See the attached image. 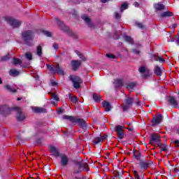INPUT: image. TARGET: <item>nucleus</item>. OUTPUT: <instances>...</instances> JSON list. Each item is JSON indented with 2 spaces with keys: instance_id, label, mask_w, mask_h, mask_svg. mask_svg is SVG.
<instances>
[{
  "instance_id": "8",
  "label": "nucleus",
  "mask_w": 179,
  "mask_h": 179,
  "mask_svg": "<svg viewBox=\"0 0 179 179\" xmlns=\"http://www.w3.org/2000/svg\"><path fill=\"white\" fill-rule=\"evenodd\" d=\"M106 139H107L106 135L98 136L93 140V143L94 145H101Z\"/></svg>"
},
{
  "instance_id": "56",
  "label": "nucleus",
  "mask_w": 179,
  "mask_h": 179,
  "mask_svg": "<svg viewBox=\"0 0 179 179\" xmlns=\"http://www.w3.org/2000/svg\"><path fill=\"white\" fill-rule=\"evenodd\" d=\"M17 100L19 101V100H22V99H20V98H17Z\"/></svg>"
},
{
  "instance_id": "22",
  "label": "nucleus",
  "mask_w": 179,
  "mask_h": 179,
  "mask_svg": "<svg viewBox=\"0 0 179 179\" xmlns=\"http://www.w3.org/2000/svg\"><path fill=\"white\" fill-rule=\"evenodd\" d=\"M5 89L8 90V92H10V93H15L16 89L9 85H5Z\"/></svg>"
},
{
  "instance_id": "20",
  "label": "nucleus",
  "mask_w": 179,
  "mask_h": 179,
  "mask_svg": "<svg viewBox=\"0 0 179 179\" xmlns=\"http://www.w3.org/2000/svg\"><path fill=\"white\" fill-rule=\"evenodd\" d=\"M102 106L103 107V108H105L106 111H110V110H111V105L110 104V103L104 101L102 103Z\"/></svg>"
},
{
  "instance_id": "55",
  "label": "nucleus",
  "mask_w": 179,
  "mask_h": 179,
  "mask_svg": "<svg viewBox=\"0 0 179 179\" xmlns=\"http://www.w3.org/2000/svg\"><path fill=\"white\" fill-rule=\"evenodd\" d=\"M58 114H61V110H58Z\"/></svg>"
},
{
  "instance_id": "35",
  "label": "nucleus",
  "mask_w": 179,
  "mask_h": 179,
  "mask_svg": "<svg viewBox=\"0 0 179 179\" xmlns=\"http://www.w3.org/2000/svg\"><path fill=\"white\" fill-rule=\"evenodd\" d=\"M76 52L77 55L79 57V58H80V59H82L83 61H86V57H84L83 55H82V53H80V52L76 50Z\"/></svg>"
},
{
  "instance_id": "7",
  "label": "nucleus",
  "mask_w": 179,
  "mask_h": 179,
  "mask_svg": "<svg viewBox=\"0 0 179 179\" xmlns=\"http://www.w3.org/2000/svg\"><path fill=\"white\" fill-rule=\"evenodd\" d=\"M115 129L116 131L117 135L120 139L124 138V127L121 125L115 126Z\"/></svg>"
},
{
  "instance_id": "46",
  "label": "nucleus",
  "mask_w": 179,
  "mask_h": 179,
  "mask_svg": "<svg viewBox=\"0 0 179 179\" xmlns=\"http://www.w3.org/2000/svg\"><path fill=\"white\" fill-rule=\"evenodd\" d=\"M53 48H54L55 50H58V44L54 43V44H53Z\"/></svg>"
},
{
  "instance_id": "37",
  "label": "nucleus",
  "mask_w": 179,
  "mask_h": 179,
  "mask_svg": "<svg viewBox=\"0 0 179 179\" xmlns=\"http://www.w3.org/2000/svg\"><path fill=\"white\" fill-rule=\"evenodd\" d=\"M93 99H94V101L98 103V101L101 99V96H100L99 95H97V94H93Z\"/></svg>"
},
{
  "instance_id": "34",
  "label": "nucleus",
  "mask_w": 179,
  "mask_h": 179,
  "mask_svg": "<svg viewBox=\"0 0 179 179\" xmlns=\"http://www.w3.org/2000/svg\"><path fill=\"white\" fill-rule=\"evenodd\" d=\"M49 94H51L52 99H53V100H55V101H58L59 100L58 95L55 94V93L49 92Z\"/></svg>"
},
{
  "instance_id": "6",
  "label": "nucleus",
  "mask_w": 179,
  "mask_h": 179,
  "mask_svg": "<svg viewBox=\"0 0 179 179\" xmlns=\"http://www.w3.org/2000/svg\"><path fill=\"white\" fill-rule=\"evenodd\" d=\"M47 68L51 72V73H58V75H64V70L59 68V65H57L56 66H50V64H47Z\"/></svg>"
},
{
  "instance_id": "45",
  "label": "nucleus",
  "mask_w": 179,
  "mask_h": 179,
  "mask_svg": "<svg viewBox=\"0 0 179 179\" xmlns=\"http://www.w3.org/2000/svg\"><path fill=\"white\" fill-rule=\"evenodd\" d=\"M137 26L139 27V29H143V27H145L142 23H138Z\"/></svg>"
},
{
  "instance_id": "40",
  "label": "nucleus",
  "mask_w": 179,
  "mask_h": 179,
  "mask_svg": "<svg viewBox=\"0 0 179 179\" xmlns=\"http://www.w3.org/2000/svg\"><path fill=\"white\" fill-rule=\"evenodd\" d=\"M139 72H141V73H148V71H146V69L144 66L139 68Z\"/></svg>"
},
{
  "instance_id": "54",
  "label": "nucleus",
  "mask_w": 179,
  "mask_h": 179,
  "mask_svg": "<svg viewBox=\"0 0 179 179\" xmlns=\"http://www.w3.org/2000/svg\"><path fill=\"white\" fill-rule=\"evenodd\" d=\"M2 83V79L0 78V85Z\"/></svg>"
},
{
  "instance_id": "2",
  "label": "nucleus",
  "mask_w": 179,
  "mask_h": 179,
  "mask_svg": "<svg viewBox=\"0 0 179 179\" xmlns=\"http://www.w3.org/2000/svg\"><path fill=\"white\" fill-rule=\"evenodd\" d=\"M3 19L8 24H10L13 29H16L17 27H20L22 25V21H19L17 20H15V18L10 16H5Z\"/></svg>"
},
{
  "instance_id": "25",
  "label": "nucleus",
  "mask_w": 179,
  "mask_h": 179,
  "mask_svg": "<svg viewBox=\"0 0 179 179\" xmlns=\"http://www.w3.org/2000/svg\"><path fill=\"white\" fill-rule=\"evenodd\" d=\"M155 73L157 75V76H162V69L159 66H155Z\"/></svg>"
},
{
  "instance_id": "31",
  "label": "nucleus",
  "mask_w": 179,
  "mask_h": 179,
  "mask_svg": "<svg viewBox=\"0 0 179 179\" xmlns=\"http://www.w3.org/2000/svg\"><path fill=\"white\" fill-rule=\"evenodd\" d=\"M36 54L37 55H38V57H41V54H43V49L41 48V45L38 46Z\"/></svg>"
},
{
  "instance_id": "28",
  "label": "nucleus",
  "mask_w": 179,
  "mask_h": 179,
  "mask_svg": "<svg viewBox=\"0 0 179 179\" xmlns=\"http://www.w3.org/2000/svg\"><path fill=\"white\" fill-rule=\"evenodd\" d=\"M10 75L11 76H17V75H19V71H17L16 69L10 70Z\"/></svg>"
},
{
  "instance_id": "44",
  "label": "nucleus",
  "mask_w": 179,
  "mask_h": 179,
  "mask_svg": "<svg viewBox=\"0 0 179 179\" xmlns=\"http://www.w3.org/2000/svg\"><path fill=\"white\" fill-rule=\"evenodd\" d=\"M115 17L116 19H120V17H121V15L118 13H115Z\"/></svg>"
},
{
  "instance_id": "11",
  "label": "nucleus",
  "mask_w": 179,
  "mask_h": 179,
  "mask_svg": "<svg viewBox=\"0 0 179 179\" xmlns=\"http://www.w3.org/2000/svg\"><path fill=\"white\" fill-rule=\"evenodd\" d=\"M132 103H134V99L132 98H129L125 101V104L123 105V111H127L131 106H132Z\"/></svg>"
},
{
  "instance_id": "49",
  "label": "nucleus",
  "mask_w": 179,
  "mask_h": 179,
  "mask_svg": "<svg viewBox=\"0 0 179 179\" xmlns=\"http://www.w3.org/2000/svg\"><path fill=\"white\" fill-rule=\"evenodd\" d=\"M134 6H135L136 8H138V6H139V3L135 2V3H134Z\"/></svg>"
},
{
  "instance_id": "36",
  "label": "nucleus",
  "mask_w": 179,
  "mask_h": 179,
  "mask_svg": "<svg viewBox=\"0 0 179 179\" xmlns=\"http://www.w3.org/2000/svg\"><path fill=\"white\" fill-rule=\"evenodd\" d=\"M13 64H14V65H20V64H22V61L17 58H14L13 60Z\"/></svg>"
},
{
  "instance_id": "5",
  "label": "nucleus",
  "mask_w": 179,
  "mask_h": 179,
  "mask_svg": "<svg viewBox=\"0 0 179 179\" xmlns=\"http://www.w3.org/2000/svg\"><path fill=\"white\" fill-rule=\"evenodd\" d=\"M63 120H69L71 121V122H78L79 125H81L83 128H86V122L83 120V119H75V117L69 115L63 116Z\"/></svg>"
},
{
  "instance_id": "50",
  "label": "nucleus",
  "mask_w": 179,
  "mask_h": 179,
  "mask_svg": "<svg viewBox=\"0 0 179 179\" xmlns=\"http://www.w3.org/2000/svg\"><path fill=\"white\" fill-rule=\"evenodd\" d=\"M174 143H176V145H178L179 144V141L178 140H176L174 141Z\"/></svg>"
},
{
  "instance_id": "52",
  "label": "nucleus",
  "mask_w": 179,
  "mask_h": 179,
  "mask_svg": "<svg viewBox=\"0 0 179 179\" xmlns=\"http://www.w3.org/2000/svg\"><path fill=\"white\" fill-rule=\"evenodd\" d=\"M173 27H177V24H173Z\"/></svg>"
},
{
  "instance_id": "15",
  "label": "nucleus",
  "mask_w": 179,
  "mask_h": 179,
  "mask_svg": "<svg viewBox=\"0 0 179 179\" xmlns=\"http://www.w3.org/2000/svg\"><path fill=\"white\" fill-rule=\"evenodd\" d=\"M162 120H163V115H157L152 118V122L156 125L157 124H160V122H162Z\"/></svg>"
},
{
  "instance_id": "41",
  "label": "nucleus",
  "mask_w": 179,
  "mask_h": 179,
  "mask_svg": "<svg viewBox=\"0 0 179 179\" xmlns=\"http://www.w3.org/2000/svg\"><path fill=\"white\" fill-rule=\"evenodd\" d=\"M42 33L45 34V36H46L47 37H51L52 34L48 31H42Z\"/></svg>"
},
{
  "instance_id": "47",
  "label": "nucleus",
  "mask_w": 179,
  "mask_h": 179,
  "mask_svg": "<svg viewBox=\"0 0 179 179\" xmlns=\"http://www.w3.org/2000/svg\"><path fill=\"white\" fill-rule=\"evenodd\" d=\"M133 52H134V54L138 55V54H139L140 51H139V50H133Z\"/></svg>"
},
{
  "instance_id": "12",
  "label": "nucleus",
  "mask_w": 179,
  "mask_h": 179,
  "mask_svg": "<svg viewBox=\"0 0 179 179\" xmlns=\"http://www.w3.org/2000/svg\"><path fill=\"white\" fill-rule=\"evenodd\" d=\"M78 169L79 171H75V173H80V171H82V170H83L84 171H89V166L87 165V163L85 162L83 164H78Z\"/></svg>"
},
{
  "instance_id": "60",
  "label": "nucleus",
  "mask_w": 179,
  "mask_h": 179,
  "mask_svg": "<svg viewBox=\"0 0 179 179\" xmlns=\"http://www.w3.org/2000/svg\"><path fill=\"white\" fill-rule=\"evenodd\" d=\"M142 178H143V176H142Z\"/></svg>"
},
{
  "instance_id": "26",
  "label": "nucleus",
  "mask_w": 179,
  "mask_h": 179,
  "mask_svg": "<svg viewBox=\"0 0 179 179\" xmlns=\"http://www.w3.org/2000/svg\"><path fill=\"white\" fill-rule=\"evenodd\" d=\"M157 145L159 146V148H160L162 151L166 152L167 146H166V145L162 144V143H159V144H157Z\"/></svg>"
},
{
  "instance_id": "57",
  "label": "nucleus",
  "mask_w": 179,
  "mask_h": 179,
  "mask_svg": "<svg viewBox=\"0 0 179 179\" xmlns=\"http://www.w3.org/2000/svg\"><path fill=\"white\" fill-rule=\"evenodd\" d=\"M145 76V77H146V76H148V75H146V76Z\"/></svg>"
},
{
  "instance_id": "42",
  "label": "nucleus",
  "mask_w": 179,
  "mask_h": 179,
  "mask_svg": "<svg viewBox=\"0 0 179 179\" xmlns=\"http://www.w3.org/2000/svg\"><path fill=\"white\" fill-rule=\"evenodd\" d=\"M9 59V54L1 58L0 61H8Z\"/></svg>"
},
{
  "instance_id": "23",
  "label": "nucleus",
  "mask_w": 179,
  "mask_h": 179,
  "mask_svg": "<svg viewBox=\"0 0 179 179\" xmlns=\"http://www.w3.org/2000/svg\"><path fill=\"white\" fill-rule=\"evenodd\" d=\"M171 16H173V13L170 11H166L161 14V17H170Z\"/></svg>"
},
{
  "instance_id": "39",
  "label": "nucleus",
  "mask_w": 179,
  "mask_h": 179,
  "mask_svg": "<svg viewBox=\"0 0 179 179\" xmlns=\"http://www.w3.org/2000/svg\"><path fill=\"white\" fill-rule=\"evenodd\" d=\"M69 99L71 101H72V103H73L74 104H76V103H77L78 101V98H76V96H69Z\"/></svg>"
},
{
  "instance_id": "16",
  "label": "nucleus",
  "mask_w": 179,
  "mask_h": 179,
  "mask_svg": "<svg viewBox=\"0 0 179 179\" xmlns=\"http://www.w3.org/2000/svg\"><path fill=\"white\" fill-rule=\"evenodd\" d=\"M80 64H82V62L79 60H72L71 61V65H72L74 71H76L78 69V68H79L80 66Z\"/></svg>"
},
{
  "instance_id": "27",
  "label": "nucleus",
  "mask_w": 179,
  "mask_h": 179,
  "mask_svg": "<svg viewBox=\"0 0 179 179\" xmlns=\"http://www.w3.org/2000/svg\"><path fill=\"white\" fill-rule=\"evenodd\" d=\"M135 83H128L127 85H126V87L127 89H128V90H131V89L133 87H135Z\"/></svg>"
},
{
  "instance_id": "24",
  "label": "nucleus",
  "mask_w": 179,
  "mask_h": 179,
  "mask_svg": "<svg viewBox=\"0 0 179 179\" xmlns=\"http://www.w3.org/2000/svg\"><path fill=\"white\" fill-rule=\"evenodd\" d=\"M154 6L156 10H163L164 9V6L162 3L155 4Z\"/></svg>"
},
{
  "instance_id": "29",
  "label": "nucleus",
  "mask_w": 179,
  "mask_h": 179,
  "mask_svg": "<svg viewBox=\"0 0 179 179\" xmlns=\"http://www.w3.org/2000/svg\"><path fill=\"white\" fill-rule=\"evenodd\" d=\"M125 9H128V3H123L120 7V12H124Z\"/></svg>"
},
{
  "instance_id": "43",
  "label": "nucleus",
  "mask_w": 179,
  "mask_h": 179,
  "mask_svg": "<svg viewBox=\"0 0 179 179\" xmlns=\"http://www.w3.org/2000/svg\"><path fill=\"white\" fill-rule=\"evenodd\" d=\"M106 57H107L108 58H110V59H114V58H115V56H114V55H111V54H107V55H106Z\"/></svg>"
},
{
  "instance_id": "38",
  "label": "nucleus",
  "mask_w": 179,
  "mask_h": 179,
  "mask_svg": "<svg viewBox=\"0 0 179 179\" xmlns=\"http://www.w3.org/2000/svg\"><path fill=\"white\" fill-rule=\"evenodd\" d=\"M154 59L155 61H159V62H164V59L161 57H156V55H154Z\"/></svg>"
},
{
  "instance_id": "58",
  "label": "nucleus",
  "mask_w": 179,
  "mask_h": 179,
  "mask_svg": "<svg viewBox=\"0 0 179 179\" xmlns=\"http://www.w3.org/2000/svg\"><path fill=\"white\" fill-rule=\"evenodd\" d=\"M137 104H139V102H137Z\"/></svg>"
},
{
  "instance_id": "10",
  "label": "nucleus",
  "mask_w": 179,
  "mask_h": 179,
  "mask_svg": "<svg viewBox=\"0 0 179 179\" xmlns=\"http://www.w3.org/2000/svg\"><path fill=\"white\" fill-rule=\"evenodd\" d=\"M49 150H50L52 156H55V157H59V152L58 151V149H57V148H55V146L50 145L49 147Z\"/></svg>"
},
{
  "instance_id": "14",
  "label": "nucleus",
  "mask_w": 179,
  "mask_h": 179,
  "mask_svg": "<svg viewBox=\"0 0 179 179\" xmlns=\"http://www.w3.org/2000/svg\"><path fill=\"white\" fill-rule=\"evenodd\" d=\"M167 101L173 107H177L178 106V102H177V100H176L174 96H169L167 98Z\"/></svg>"
},
{
  "instance_id": "53",
  "label": "nucleus",
  "mask_w": 179,
  "mask_h": 179,
  "mask_svg": "<svg viewBox=\"0 0 179 179\" xmlns=\"http://www.w3.org/2000/svg\"><path fill=\"white\" fill-rule=\"evenodd\" d=\"M170 41H171V43H173L174 40H173V39L171 38Z\"/></svg>"
},
{
  "instance_id": "59",
  "label": "nucleus",
  "mask_w": 179,
  "mask_h": 179,
  "mask_svg": "<svg viewBox=\"0 0 179 179\" xmlns=\"http://www.w3.org/2000/svg\"><path fill=\"white\" fill-rule=\"evenodd\" d=\"M178 133H179V129H178Z\"/></svg>"
},
{
  "instance_id": "30",
  "label": "nucleus",
  "mask_w": 179,
  "mask_h": 179,
  "mask_svg": "<svg viewBox=\"0 0 179 179\" xmlns=\"http://www.w3.org/2000/svg\"><path fill=\"white\" fill-rule=\"evenodd\" d=\"M25 57L29 61H31L33 59V55H31V53H30V52H27V53H25Z\"/></svg>"
},
{
  "instance_id": "21",
  "label": "nucleus",
  "mask_w": 179,
  "mask_h": 179,
  "mask_svg": "<svg viewBox=\"0 0 179 179\" xmlns=\"http://www.w3.org/2000/svg\"><path fill=\"white\" fill-rule=\"evenodd\" d=\"M151 164L152 163L148 162H142L140 163V166L142 169H148V167H150Z\"/></svg>"
},
{
  "instance_id": "13",
  "label": "nucleus",
  "mask_w": 179,
  "mask_h": 179,
  "mask_svg": "<svg viewBox=\"0 0 179 179\" xmlns=\"http://www.w3.org/2000/svg\"><path fill=\"white\" fill-rule=\"evenodd\" d=\"M60 157H61L60 163L62 166H68V163H69V159H68V157H66V155H61Z\"/></svg>"
},
{
  "instance_id": "17",
  "label": "nucleus",
  "mask_w": 179,
  "mask_h": 179,
  "mask_svg": "<svg viewBox=\"0 0 179 179\" xmlns=\"http://www.w3.org/2000/svg\"><path fill=\"white\" fill-rule=\"evenodd\" d=\"M56 22H57V24L59 26L60 29H62V30H63L64 31H68V28L66 27L65 24H64V22H62L58 18L56 19Z\"/></svg>"
},
{
  "instance_id": "4",
  "label": "nucleus",
  "mask_w": 179,
  "mask_h": 179,
  "mask_svg": "<svg viewBox=\"0 0 179 179\" xmlns=\"http://www.w3.org/2000/svg\"><path fill=\"white\" fill-rule=\"evenodd\" d=\"M22 38L26 44H29V41H31L34 38V33L31 31H24L22 33Z\"/></svg>"
},
{
  "instance_id": "33",
  "label": "nucleus",
  "mask_w": 179,
  "mask_h": 179,
  "mask_svg": "<svg viewBox=\"0 0 179 179\" xmlns=\"http://www.w3.org/2000/svg\"><path fill=\"white\" fill-rule=\"evenodd\" d=\"M115 83L117 87H121V86H122V85H123L122 80H120V79L116 80L115 81Z\"/></svg>"
},
{
  "instance_id": "3",
  "label": "nucleus",
  "mask_w": 179,
  "mask_h": 179,
  "mask_svg": "<svg viewBox=\"0 0 179 179\" xmlns=\"http://www.w3.org/2000/svg\"><path fill=\"white\" fill-rule=\"evenodd\" d=\"M69 78L70 80H71L75 89H79L80 87V85L83 83L82 78L78 76H70Z\"/></svg>"
},
{
  "instance_id": "9",
  "label": "nucleus",
  "mask_w": 179,
  "mask_h": 179,
  "mask_svg": "<svg viewBox=\"0 0 179 179\" xmlns=\"http://www.w3.org/2000/svg\"><path fill=\"white\" fill-rule=\"evenodd\" d=\"M150 143L151 145H155V143H157V145L159 144L160 143V138H159V136L156 134H152L150 136Z\"/></svg>"
},
{
  "instance_id": "48",
  "label": "nucleus",
  "mask_w": 179,
  "mask_h": 179,
  "mask_svg": "<svg viewBox=\"0 0 179 179\" xmlns=\"http://www.w3.org/2000/svg\"><path fill=\"white\" fill-rule=\"evenodd\" d=\"M52 86H57V83L55 81H51Z\"/></svg>"
},
{
  "instance_id": "1",
  "label": "nucleus",
  "mask_w": 179,
  "mask_h": 179,
  "mask_svg": "<svg viewBox=\"0 0 179 179\" xmlns=\"http://www.w3.org/2000/svg\"><path fill=\"white\" fill-rule=\"evenodd\" d=\"M16 111L17 113V121H23L26 117L23 113H22V110L18 108H10L7 105H3L0 106V114L2 115H8V114L10 113V111Z\"/></svg>"
},
{
  "instance_id": "19",
  "label": "nucleus",
  "mask_w": 179,
  "mask_h": 179,
  "mask_svg": "<svg viewBox=\"0 0 179 179\" xmlns=\"http://www.w3.org/2000/svg\"><path fill=\"white\" fill-rule=\"evenodd\" d=\"M32 110L34 111V113H47V110H45V108L37 106L32 107Z\"/></svg>"
},
{
  "instance_id": "18",
  "label": "nucleus",
  "mask_w": 179,
  "mask_h": 179,
  "mask_svg": "<svg viewBox=\"0 0 179 179\" xmlns=\"http://www.w3.org/2000/svg\"><path fill=\"white\" fill-rule=\"evenodd\" d=\"M82 19L85 20V23L89 26V27H93V23H92V21L90 20V18L87 17V15H82Z\"/></svg>"
},
{
  "instance_id": "32",
  "label": "nucleus",
  "mask_w": 179,
  "mask_h": 179,
  "mask_svg": "<svg viewBox=\"0 0 179 179\" xmlns=\"http://www.w3.org/2000/svg\"><path fill=\"white\" fill-rule=\"evenodd\" d=\"M124 40H125V41H127V43H130V44L134 43V39H132V38H131L130 36H125Z\"/></svg>"
},
{
  "instance_id": "51",
  "label": "nucleus",
  "mask_w": 179,
  "mask_h": 179,
  "mask_svg": "<svg viewBox=\"0 0 179 179\" xmlns=\"http://www.w3.org/2000/svg\"><path fill=\"white\" fill-rule=\"evenodd\" d=\"M176 43H178V44H179V36H178V37L176 39Z\"/></svg>"
}]
</instances>
